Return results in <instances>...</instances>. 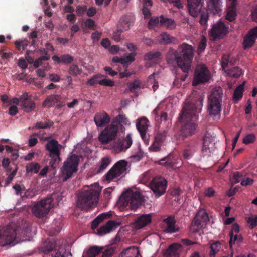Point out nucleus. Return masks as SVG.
I'll return each mask as SVG.
<instances>
[{"mask_svg": "<svg viewBox=\"0 0 257 257\" xmlns=\"http://www.w3.org/2000/svg\"><path fill=\"white\" fill-rule=\"evenodd\" d=\"M204 99L203 95H199L195 103L188 102L185 104L179 117L183 122L180 131L183 138L195 134L197 126L196 121L198 118L197 114L201 112Z\"/></svg>", "mask_w": 257, "mask_h": 257, "instance_id": "f257e3e1", "label": "nucleus"}, {"mask_svg": "<svg viewBox=\"0 0 257 257\" xmlns=\"http://www.w3.org/2000/svg\"><path fill=\"white\" fill-rule=\"evenodd\" d=\"M194 48L191 45L186 43L178 46L176 50L170 48L168 52L167 58L174 59L178 66L185 73H188L191 67L193 57Z\"/></svg>", "mask_w": 257, "mask_h": 257, "instance_id": "f03ea898", "label": "nucleus"}, {"mask_svg": "<svg viewBox=\"0 0 257 257\" xmlns=\"http://www.w3.org/2000/svg\"><path fill=\"white\" fill-rule=\"evenodd\" d=\"M101 188L98 183L94 184V186L87 190H84L79 193L78 196L77 205L81 209H87L93 205L98 203Z\"/></svg>", "mask_w": 257, "mask_h": 257, "instance_id": "7ed1b4c3", "label": "nucleus"}, {"mask_svg": "<svg viewBox=\"0 0 257 257\" xmlns=\"http://www.w3.org/2000/svg\"><path fill=\"white\" fill-rule=\"evenodd\" d=\"M222 96V88L220 87H217L212 89L208 97L207 112L214 119L220 118Z\"/></svg>", "mask_w": 257, "mask_h": 257, "instance_id": "20e7f679", "label": "nucleus"}, {"mask_svg": "<svg viewBox=\"0 0 257 257\" xmlns=\"http://www.w3.org/2000/svg\"><path fill=\"white\" fill-rule=\"evenodd\" d=\"M143 201V197L140 192L128 190L122 194L118 204L123 209L128 207L131 210H136Z\"/></svg>", "mask_w": 257, "mask_h": 257, "instance_id": "39448f33", "label": "nucleus"}, {"mask_svg": "<svg viewBox=\"0 0 257 257\" xmlns=\"http://www.w3.org/2000/svg\"><path fill=\"white\" fill-rule=\"evenodd\" d=\"M203 4V0H187L189 14L194 17L200 14L199 23L202 26H205L208 19V12L207 10L202 9Z\"/></svg>", "mask_w": 257, "mask_h": 257, "instance_id": "423d86ee", "label": "nucleus"}, {"mask_svg": "<svg viewBox=\"0 0 257 257\" xmlns=\"http://www.w3.org/2000/svg\"><path fill=\"white\" fill-rule=\"evenodd\" d=\"M62 147V146L54 139L49 140L45 145L46 150L49 152L48 156L51 158L49 165L53 168H55L61 161L60 155Z\"/></svg>", "mask_w": 257, "mask_h": 257, "instance_id": "0eeeda50", "label": "nucleus"}, {"mask_svg": "<svg viewBox=\"0 0 257 257\" xmlns=\"http://www.w3.org/2000/svg\"><path fill=\"white\" fill-rule=\"evenodd\" d=\"M79 158L76 154L69 156L63 163L61 172L63 177V181H66L72 176L74 173L78 170Z\"/></svg>", "mask_w": 257, "mask_h": 257, "instance_id": "6e6552de", "label": "nucleus"}, {"mask_svg": "<svg viewBox=\"0 0 257 257\" xmlns=\"http://www.w3.org/2000/svg\"><path fill=\"white\" fill-rule=\"evenodd\" d=\"M209 219L208 215L203 209H200L195 216L191 225V230L197 232L202 230L206 225Z\"/></svg>", "mask_w": 257, "mask_h": 257, "instance_id": "1a4fd4ad", "label": "nucleus"}, {"mask_svg": "<svg viewBox=\"0 0 257 257\" xmlns=\"http://www.w3.org/2000/svg\"><path fill=\"white\" fill-rule=\"evenodd\" d=\"M52 202L51 198H48L38 202L32 208L33 213L37 218L44 217L53 207Z\"/></svg>", "mask_w": 257, "mask_h": 257, "instance_id": "9d476101", "label": "nucleus"}, {"mask_svg": "<svg viewBox=\"0 0 257 257\" xmlns=\"http://www.w3.org/2000/svg\"><path fill=\"white\" fill-rule=\"evenodd\" d=\"M118 131L117 126L111 123L101 132L98 138V140L102 144H107L110 142L116 140Z\"/></svg>", "mask_w": 257, "mask_h": 257, "instance_id": "9b49d317", "label": "nucleus"}, {"mask_svg": "<svg viewBox=\"0 0 257 257\" xmlns=\"http://www.w3.org/2000/svg\"><path fill=\"white\" fill-rule=\"evenodd\" d=\"M210 78V74L208 68L204 64L196 66L192 82L193 86H197L201 83L208 81Z\"/></svg>", "mask_w": 257, "mask_h": 257, "instance_id": "f8f14e48", "label": "nucleus"}, {"mask_svg": "<svg viewBox=\"0 0 257 257\" xmlns=\"http://www.w3.org/2000/svg\"><path fill=\"white\" fill-rule=\"evenodd\" d=\"M56 247V241L53 239L49 240L41 247L40 251L44 254L43 257H67L65 252L61 253Z\"/></svg>", "mask_w": 257, "mask_h": 257, "instance_id": "ddd939ff", "label": "nucleus"}, {"mask_svg": "<svg viewBox=\"0 0 257 257\" xmlns=\"http://www.w3.org/2000/svg\"><path fill=\"white\" fill-rule=\"evenodd\" d=\"M167 186V180L161 177L154 178L150 183V188L157 197L165 193Z\"/></svg>", "mask_w": 257, "mask_h": 257, "instance_id": "4468645a", "label": "nucleus"}, {"mask_svg": "<svg viewBox=\"0 0 257 257\" xmlns=\"http://www.w3.org/2000/svg\"><path fill=\"white\" fill-rule=\"evenodd\" d=\"M133 143L131 134H128L122 139H118L114 140L110 145L111 148L115 154H118L121 152H125L132 145Z\"/></svg>", "mask_w": 257, "mask_h": 257, "instance_id": "2eb2a0df", "label": "nucleus"}, {"mask_svg": "<svg viewBox=\"0 0 257 257\" xmlns=\"http://www.w3.org/2000/svg\"><path fill=\"white\" fill-rule=\"evenodd\" d=\"M127 165V161L124 160L118 161L106 174V180H110L120 176L125 171Z\"/></svg>", "mask_w": 257, "mask_h": 257, "instance_id": "dca6fc26", "label": "nucleus"}, {"mask_svg": "<svg viewBox=\"0 0 257 257\" xmlns=\"http://www.w3.org/2000/svg\"><path fill=\"white\" fill-rule=\"evenodd\" d=\"M228 28L226 23L219 21L213 25L209 32V36L212 40H215L225 35L228 32Z\"/></svg>", "mask_w": 257, "mask_h": 257, "instance_id": "f3484780", "label": "nucleus"}, {"mask_svg": "<svg viewBox=\"0 0 257 257\" xmlns=\"http://www.w3.org/2000/svg\"><path fill=\"white\" fill-rule=\"evenodd\" d=\"M13 230L15 244L30 240V229L28 225H24L23 227H18Z\"/></svg>", "mask_w": 257, "mask_h": 257, "instance_id": "a211bd4d", "label": "nucleus"}, {"mask_svg": "<svg viewBox=\"0 0 257 257\" xmlns=\"http://www.w3.org/2000/svg\"><path fill=\"white\" fill-rule=\"evenodd\" d=\"M203 140L201 156L204 158H208L211 156L214 151L215 148L214 140L212 137L205 135Z\"/></svg>", "mask_w": 257, "mask_h": 257, "instance_id": "6ab92c4d", "label": "nucleus"}, {"mask_svg": "<svg viewBox=\"0 0 257 257\" xmlns=\"http://www.w3.org/2000/svg\"><path fill=\"white\" fill-rule=\"evenodd\" d=\"M149 120L145 117L139 119L136 123V127L140 133L141 138L144 142L148 144L149 143V135L147 134L149 126Z\"/></svg>", "mask_w": 257, "mask_h": 257, "instance_id": "aec40b11", "label": "nucleus"}, {"mask_svg": "<svg viewBox=\"0 0 257 257\" xmlns=\"http://www.w3.org/2000/svg\"><path fill=\"white\" fill-rule=\"evenodd\" d=\"M14 242L15 237L13 229L6 228L0 232V245L5 246Z\"/></svg>", "mask_w": 257, "mask_h": 257, "instance_id": "412c9836", "label": "nucleus"}, {"mask_svg": "<svg viewBox=\"0 0 257 257\" xmlns=\"http://www.w3.org/2000/svg\"><path fill=\"white\" fill-rule=\"evenodd\" d=\"M182 250V246L180 243H174L163 252V257H179Z\"/></svg>", "mask_w": 257, "mask_h": 257, "instance_id": "4be33fe9", "label": "nucleus"}, {"mask_svg": "<svg viewBox=\"0 0 257 257\" xmlns=\"http://www.w3.org/2000/svg\"><path fill=\"white\" fill-rule=\"evenodd\" d=\"M94 121L97 127L101 128L109 123L110 117L105 112H98L95 114Z\"/></svg>", "mask_w": 257, "mask_h": 257, "instance_id": "5701e85b", "label": "nucleus"}, {"mask_svg": "<svg viewBox=\"0 0 257 257\" xmlns=\"http://www.w3.org/2000/svg\"><path fill=\"white\" fill-rule=\"evenodd\" d=\"M21 105L24 111L27 113L32 111L35 108V102L29 98L26 92L21 96Z\"/></svg>", "mask_w": 257, "mask_h": 257, "instance_id": "b1692460", "label": "nucleus"}, {"mask_svg": "<svg viewBox=\"0 0 257 257\" xmlns=\"http://www.w3.org/2000/svg\"><path fill=\"white\" fill-rule=\"evenodd\" d=\"M157 163L169 169H175L178 167L177 166L178 163L177 157L172 154H169L168 156L163 158L158 161Z\"/></svg>", "mask_w": 257, "mask_h": 257, "instance_id": "393cba45", "label": "nucleus"}, {"mask_svg": "<svg viewBox=\"0 0 257 257\" xmlns=\"http://www.w3.org/2000/svg\"><path fill=\"white\" fill-rule=\"evenodd\" d=\"M62 97L59 95H51L48 96L43 103V107L50 108L56 104L58 108H61L63 104L61 103Z\"/></svg>", "mask_w": 257, "mask_h": 257, "instance_id": "a878e982", "label": "nucleus"}, {"mask_svg": "<svg viewBox=\"0 0 257 257\" xmlns=\"http://www.w3.org/2000/svg\"><path fill=\"white\" fill-rule=\"evenodd\" d=\"M197 150V142L191 141L187 144L183 150L182 155L184 159H190Z\"/></svg>", "mask_w": 257, "mask_h": 257, "instance_id": "bb28decb", "label": "nucleus"}, {"mask_svg": "<svg viewBox=\"0 0 257 257\" xmlns=\"http://www.w3.org/2000/svg\"><path fill=\"white\" fill-rule=\"evenodd\" d=\"M120 225V222H117L114 220H109L97 230V234L100 236L103 235L115 230Z\"/></svg>", "mask_w": 257, "mask_h": 257, "instance_id": "cd10ccee", "label": "nucleus"}, {"mask_svg": "<svg viewBox=\"0 0 257 257\" xmlns=\"http://www.w3.org/2000/svg\"><path fill=\"white\" fill-rule=\"evenodd\" d=\"M135 20L134 15L129 14L122 16L119 21V25L121 27V31H127L130 29V27Z\"/></svg>", "mask_w": 257, "mask_h": 257, "instance_id": "c85d7f7f", "label": "nucleus"}, {"mask_svg": "<svg viewBox=\"0 0 257 257\" xmlns=\"http://www.w3.org/2000/svg\"><path fill=\"white\" fill-rule=\"evenodd\" d=\"M112 123L117 126L118 130L120 128L122 132H123L124 128L123 125H129L130 122L128 118L125 115L119 114L116 117H114L112 121Z\"/></svg>", "mask_w": 257, "mask_h": 257, "instance_id": "c756f323", "label": "nucleus"}, {"mask_svg": "<svg viewBox=\"0 0 257 257\" xmlns=\"http://www.w3.org/2000/svg\"><path fill=\"white\" fill-rule=\"evenodd\" d=\"M221 3L220 0H208V10L213 15H219L221 11Z\"/></svg>", "mask_w": 257, "mask_h": 257, "instance_id": "7c9ffc66", "label": "nucleus"}, {"mask_svg": "<svg viewBox=\"0 0 257 257\" xmlns=\"http://www.w3.org/2000/svg\"><path fill=\"white\" fill-rule=\"evenodd\" d=\"M163 222L166 224L165 232L172 233L178 231V228L175 226L176 221L173 217H168L163 220Z\"/></svg>", "mask_w": 257, "mask_h": 257, "instance_id": "2f4dec72", "label": "nucleus"}, {"mask_svg": "<svg viewBox=\"0 0 257 257\" xmlns=\"http://www.w3.org/2000/svg\"><path fill=\"white\" fill-rule=\"evenodd\" d=\"M237 0H233L229 5L226 15V19L230 22L234 20L236 16Z\"/></svg>", "mask_w": 257, "mask_h": 257, "instance_id": "473e14b6", "label": "nucleus"}, {"mask_svg": "<svg viewBox=\"0 0 257 257\" xmlns=\"http://www.w3.org/2000/svg\"><path fill=\"white\" fill-rule=\"evenodd\" d=\"M151 222L150 214H144L139 217L135 222V226L137 229H141Z\"/></svg>", "mask_w": 257, "mask_h": 257, "instance_id": "72a5a7b5", "label": "nucleus"}, {"mask_svg": "<svg viewBox=\"0 0 257 257\" xmlns=\"http://www.w3.org/2000/svg\"><path fill=\"white\" fill-rule=\"evenodd\" d=\"M160 26L165 27L168 30H174L176 27V23L173 19L161 15L160 16Z\"/></svg>", "mask_w": 257, "mask_h": 257, "instance_id": "f704fd0d", "label": "nucleus"}, {"mask_svg": "<svg viewBox=\"0 0 257 257\" xmlns=\"http://www.w3.org/2000/svg\"><path fill=\"white\" fill-rule=\"evenodd\" d=\"M157 41L161 44H169L175 43L176 39L166 32H163L156 38Z\"/></svg>", "mask_w": 257, "mask_h": 257, "instance_id": "c9c22d12", "label": "nucleus"}, {"mask_svg": "<svg viewBox=\"0 0 257 257\" xmlns=\"http://www.w3.org/2000/svg\"><path fill=\"white\" fill-rule=\"evenodd\" d=\"M104 247L93 246L83 253L82 257H96L103 250Z\"/></svg>", "mask_w": 257, "mask_h": 257, "instance_id": "e433bc0d", "label": "nucleus"}, {"mask_svg": "<svg viewBox=\"0 0 257 257\" xmlns=\"http://www.w3.org/2000/svg\"><path fill=\"white\" fill-rule=\"evenodd\" d=\"M244 83L245 82H243L242 84L238 86L234 91L233 100L235 103H237L242 97L243 92L244 88Z\"/></svg>", "mask_w": 257, "mask_h": 257, "instance_id": "4c0bfd02", "label": "nucleus"}, {"mask_svg": "<svg viewBox=\"0 0 257 257\" xmlns=\"http://www.w3.org/2000/svg\"><path fill=\"white\" fill-rule=\"evenodd\" d=\"M144 59L157 63L161 59V54L158 51L150 52L145 54Z\"/></svg>", "mask_w": 257, "mask_h": 257, "instance_id": "58836bf2", "label": "nucleus"}, {"mask_svg": "<svg viewBox=\"0 0 257 257\" xmlns=\"http://www.w3.org/2000/svg\"><path fill=\"white\" fill-rule=\"evenodd\" d=\"M110 215L108 213H103L99 214L94 220L92 222L91 228L93 230L96 229L99 224L102 222L104 219L109 218Z\"/></svg>", "mask_w": 257, "mask_h": 257, "instance_id": "ea45409f", "label": "nucleus"}, {"mask_svg": "<svg viewBox=\"0 0 257 257\" xmlns=\"http://www.w3.org/2000/svg\"><path fill=\"white\" fill-rule=\"evenodd\" d=\"M139 252L137 248L129 247L123 250L120 253V257H138Z\"/></svg>", "mask_w": 257, "mask_h": 257, "instance_id": "a19ab883", "label": "nucleus"}, {"mask_svg": "<svg viewBox=\"0 0 257 257\" xmlns=\"http://www.w3.org/2000/svg\"><path fill=\"white\" fill-rule=\"evenodd\" d=\"M117 248L115 245H111L107 247L101 251L102 257H112L114 254L118 252Z\"/></svg>", "mask_w": 257, "mask_h": 257, "instance_id": "79ce46f5", "label": "nucleus"}, {"mask_svg": "<svg viewBox=\"0 0 257 257\" xmlns=\"http://www.w3.org/2000/svg\"><path fill=\"white\" fill-rule=\"evenodd\" d=\"M221 243L219 241H215L210 244V252L209 253L210 257H215L216 254L221 249Z\"/></svg>", "mask_w": 257, "mask_h": 257, "instance_id": "37998d69", "label": "nucleus"}, {"mask_svg": "<svg viewBox=\"0 0 257 257\" xmlns=\"http://www.w3.org/2000/svg\"><path fill=\"white\" fill-rule=\"evenodd\" d=\"M140 82L138 80H135L133 82H130L127 84V89L129 91L134 93L135 96H138V94L137 92H136V89L140 88Z\"/></svg>", "mask_w": 257, "mask_h": 257, "instance_id": "c03bdc74", "label": "nucleus"}, {"mask_svg": "<svg viewBox=\"0 0 257 257\" xmlns=\"http://www.w3.org/2000/svg\"><path fill=\"white\" fill-rule=\"evenodd\" d=\"M41 166L38 163L31 162L26 166V172L27 173L34 172L37 173L40 169Z\"/></svg>", "mask_w": 257, "mask_h": 257, "instance_id": "a18cd8bd", "label": "nucleus"}, {"mask_svg": "<svg viewBox=\"0 0 257 257\" xmlns=\"http://www.w3.org/2000/svg\"><path fill=\"white\" fill-rule=\"evenodd\" d=\"M229 236L230 240L229 243L230 247H232L233 244H234L236 241L239 243L243 241V237L240 234L238 235L237 234H235L234 235L232 232H230Z\"/></svg>", "mask_w": 257, "mask_h": 257, "instance_id": "49530a36", "label": "nucleus"}, {"mask_svg": "<svg viewBox=\"0 0 257 257\" xmlns=\"http://www.w3.org/2000/svg\"><path fill=\"white\" fill-rule=\"evenodd\" d=\"M68 72L70 75L76 76L80 75L82 72V70L78 67L77 65L72 64L70 65Z\"/></svg>", "mask_w": 257, "mask_h": 257, "instance_id": "de8ad7c7", "label": "nucleus"}, {"mask_svg": "<svg viewBox=\"0 0 257 257\" xmlns=\"http://www.w3.org/2000/svg\"><path fill=\"white\" fill-rule=\"evenodd\" d=\"M228 75L234 77L238 78L240 76L242 71L238 67H234L232 69L225 70Z\"/></svg>", "mask_w": 257, "mask_h": 257, "instance_id": "09e8293b", "label": "nucleus"}, {"mask_svg": "<svg viewBox=\"0 0 257 257\" xmlns=\"http://www.w3.org/2000/svg\"><path fill=\"white\" fill-rule=\"evenodd\" d=\"M152 5V2L151 0H144L142 12L145 18H149L151 16L150 11L147 8V6H151Z\"/></svg>", "mask_w": 257, "mask_h": 257, "instance_id": "8fccbe9b", "label": "nucleus"}, {"mask_svg": "<svg viewBox=\"0 0 257 257\" xmlns=\"http://www.w3.org/2000/svg\"><path fill=\"white\" fill-rule=\"evenodd\" d=\"M255 39L247 34L244 38L243 42V48L246 49L251 47L255 43Z\"/></svg>", "mask_w": 257, "mask_h": 257, "instance_id": "3c124183", "label": "nucleus"}, {"mask_svg": "<svg viewBox=\"0 0 257 257\" xmlns=\"http://www.w3.org/2000/svg\"><path fill=\"white\" fill-rule=\"evenodd\" d=\"M167 134V130L159 132L155 136L154 140H156V142H158L161 144H162L166 140Z\"/></svg>", "mask_w": 257, "mask_h": 257, "instance_id": "603ef678", "label": "nucleus"}, {"mask_svg": "<svg viewBox=\"0 0 257 257\" xmlns=\"http://www.w3.org/2000/svg\"><path fill=\"white\" fill-rule=\"evenodd\" d=\"M53 125V122L50 120H47L44 122H38L36 123L35 127L37 128H50Z\"/></svg>", "mask_w": 257, "mask_h": 257, "instance_id": "864d4df0", "label": "nucleus"}, {"mask_svg": "<svg viewBox=\"0 0 257 257\" xmlns=\"http://www.w3.org/2000/svg\"><path fill=\"white\" fill-rule=\"evenodd\" d=\"M110 160L108 158H102L99 169L97 170V172L98 173H100L103 172L108 166V165L110 163Z\"/></svg>", "mask_w": 257, "mask_h": 257, "instance_id": "5fc2aeb1", "label": "nucleus"}, {"mask_svg": "<svg viewBox=\"0 0 257 257\" xmlns=\"http://www.w3.org/2000/svg\"><path fill=\"white\" fill-rule=\"evenodd\" d=\"M50 56H42L35 60L34 62V67L37 68L42 64L43 61H47L50 59Z\"/></svg>", "mask_w": 257, "mask_h": 257, "instance_id": "6e6d98bb", "label": "nucleus"}, {"mask_svg": "<svg viewBox=\"0 0 257 257\" xmlns=\"http://www.w3.org/2000/svg\"><path fill=\"white\" fill-rule=\"evenodd\" d=\"M255 139L256 137L254 134H249L244 137L243 139V143L245 144L252 143L255 141Z\"/></svg>", "mask_w": 257, "mask_h": 257, "instance_id": "4d7b16f0", "label": "nucleus"}, {"mask_svg": "<svg viewBox=\"0 0 257 257\" xmlns=\"http://www.w3.org/2000/svg\"><path fill=\"white\" fill-rule=\"evenodd\" d=\"M206 42H207L206 38L204 36H202L200 41H199V42L198 43V51L199 52L201 53L204 50V49H205V48L206 47V45H207Z\"/></svg>", "mask_w": 257, "mask_h": 257, "instance_id": "13d9d810", "label": "nucleus"}, {"mask_svg": "<svg viewBox=\"0 0 257 257\" xmlns=\"http://www.w3.org/2000/svg\"><path fill=\"white\" fill-rule=\"evenodd\" d=\"M159 23L160 24V17H152L148 23V27L149 29H152Z\"/></svg>", "mask_w": 257, "mask_h": 257, "instance_id": "bf43d9fd", "label": "nucleus"}, {"mask_svg": "<svg viewBox=\"0 0 257 257\" xmlns=\"http://www.w3.org/2000/svg\"><path fill=\"white\" fill-rule=\"evenodd\" d=\"M103 77V75H95L93 76L91 79L88 80L87 82V84L89 85L90 86H93L96 84H99V79L101 77Z\"/></svg>", "mask_w": 257, "mask_h": 257, "instance_id": "052dcab7", "label": "nucleus"}, {"mask_svg": "<svg viewBox=\"0 0 257 257\" xmlns=\"http://www.w3.org/2000/svg\"><path fill=\"white\" fill-rule=\"evenodd\" d=\"M15 44L18 50H20L21 48L24 50L28 45V41L26 39L22 41H16Z\"/></svg>", "mask_w": 257, "mask_h": 257, "instance_id": "680f3d73", "label": "nucleus"}, {"mask_svg": "<svg viewBox=\"0 0 257 257\" xmlns=\"http://www.w3.org/2000/svg\"><path fill=\"white\" fill-rule=\"evenodd\" d=\"M229 63V55L228 54H224L221 59V64L222 69L226 70L225 69Z\"/></svg>", "mask_w": 257, "mask_h": 257, "instance_id": "e2e57ef3", "label": "nucleus"}, {"mask_svg": "<svg viewBox=\"0 0 257 257\" xmlns=\"http://www.w3.org/2000/svg\"><path fill=\"white\" fill-rule=\"evenodd\" d=\"M74 61V58L70 55L64 54L61 55V63L70 64Z\"/></svg>", "mask_w": 257, "mask_h": 257, "instance_id": "0e129e2a", "label": "nucleus"}, {"mask_svg": "<svg viewBox=\"0 0 257 257\" xmlns=\"http://www.w3.org/2000/svg\"><path fill=\"white\" fill-rule=\"evenodd\" d=\"M99 84L102 86L112 87L114 85V82L110 79H103L99 81Z\"/></svg>", "mask_w": 257, "mask_h": 257, "instance_id": "69168bd1", "label": "nucleus"}, {"mask_svg": "<svg viewBox=\"0 0 257 257\" xmlns=\"http://www.w3.org/2000/svg\"><path fill=\"white\" fill-rule=\"evenodd\" d=\"M162 144L158 142H156V140H154L153 143L152 145L149 147V149L151 151L157 152L160 150L161 146Z\"/></svg>", "mask_w": 257, "mask_h": 257, "instance_id": "338daca9", "label": "nucleus"}, {"mask_svg": "<svg viewBox=\"0 0 257 257\" xmlns=\"http://www.w3.org/2000/svg\"><path fill=\"white\" fill-rule=\"evenodd\" d=\"M84 23L86 27L91 30H95L96 25L93 20L88 18L86 19Z\"/></svg>", "mask_w": 257, "mask_h": 257, "instance_id": "774afa93", "label": "nucleus"}]
</instances>
